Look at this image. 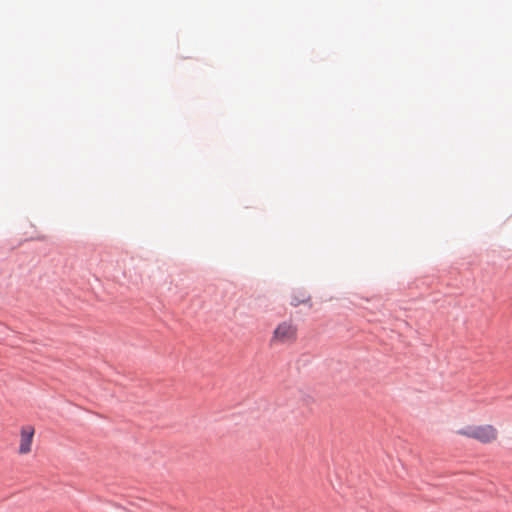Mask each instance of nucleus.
Segmentation results:
<instances>
[{
	"label": "nucleus",
	"instance_id": "obj_1",
	"mask_svg": "<svg viewBox=\"0 0 512 512\" xmlns=\"http://www.w3.org/2000/svg\"><path fill=\"white\" fill-rule=\"evenodd\" d=\"M298 327L291 320L280 322L270 338V344L273 346L278 345H292L297 341Z\"/></svg>",
	"mask_w": 512,
	"mask_h": 512
},
{
	"label": "nucleus",
	"instance_id": "obj_2",
	"mask_svg": "<svg viewBox=\"0 0 512 512\" xmlns=\"http://www.w3.org/2000/svg\"><path fill=\"white\" fill-rule=\"evenodd\" d=\"M457 434L478 440L482 444H490L498 437L497 429L490 424L468 426L457 431Z\"/></svg>",
	"mask_w": 512,
	"mask_h": 512
},
{
	"label": "nucleus",
	"instance_id": "obj_3",
	"mask_svg": "<svg viewBox=\"0 0 512 512\" xmlns=\"http://www.w3.org/2000/svg\"><path fill=\"white\" fill-rule=\"evenodd\" d=\"M35 429L33 426L27 425L21 429L20 448H29L32 445Z\"/></svg>",
	"mask_w": 512,
	"mask_h": 512
}]
</instances>
